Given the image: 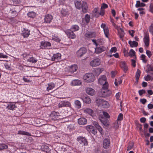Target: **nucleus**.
<instances>
[{"label":"nucleus","mask_w":153,"mask_h":153,"mask_svg":"<svg viewBox=\"0 0 153 153\" xmlns=\"http://www.w3.org/2000/svg\"><path fill=\"white\" fill-rule=\"evenodd\" d=\"M84 82L87 83H90L94 82L95 80V77L93 74L91 73H86L83 77Z\"/></svg>","instance_id":"f257e3e1"},{"label":"nucleus","mask_w":153,"mask_h":153,"mask_svg":"<svg viewBox=\"0 0 153 153\" xmlns=\"http://www.w3.org/2000/svg\"><path fill=\"white\" fill-rule=\"evenodd\" d=\"M106 77L105 75L101 76L98 80V82L101 85H102L103 88H108V84L106 82Z\"/></svg>","instance_id":"f03ea898"},{"label":"nucleus","mask_w":153,"mask_h":153,"mask_svg":"<svg viewBox=\"0 0 153 153\" xmlns=\"http://www.w3.org/2000/svg\"><path fill=\"white\" fill-rule=\"evenodd\" d=\"M96 102L98 106L103 108H107L109 106V104L107 101L99 98L96 99Z\"/></svg>","instance_id":"7ed1b4c3"},{"label":"nucleus","mask_w":153,"mask_h":153,"mask_svg":"<svg viewBox=\"0 0 153 153\" xmlns=\"http://www.w3.org/2000/svg\"><path fill=\"white\" fill-rule=\"evenodd\" d=\"M107 88H103L101 90L100 95L103 97H105L110 96L112 93L111 91L110 90H107Z\"/></svg>","instance_id":"20e7f679"},{"label":"nucleus","mask_w":153,"mask_h":153,"mask_svg":"<svg viewBox=\"0 0 153 153\" xmlns=\"http://www.w3.org/2000/svg\"><path fill=\"white\" fill-rule=\"evenodd\" d=\"M101 61L98 58L93 59L90 63V65L92 67H95L99 65L101 63Z\"/></svg>","instance_id":"39448f33"},{"label":"nucleus","mask_w":153,"mask_h":153,"mask_svg":"<svg viewBox=\"0 0 153 153\" xmlns=\"http://www.w3.org/2000/svg\"><path fill=\"white\" fill-rule=\"evenodd\" d=\"M104 13V10H93L92 14L93 16L97 18L100 15L103 16Z\"/></svg>","instance_id":"423d86ee"},{"label":"nucleus","mask_w":153,"mask_h":153,"mask_svg":"<svg viewBox=\"0 0 153 153\" xmlns=\"http://www.w3.org/2000/svg\"><path fill=\"white\" fill-rule=\"evenodd\" d=\"M77 140L81 144L84 146H86L88 145V143L87 140L85 137H79L77 138Z\"/></svg>","instance_id":"0eeeda50"},{"label":"nucleus","mask_w":153,"mask_h":153,"mask_svg":"<svg viewBox=\"0 0 153 153\" xmlns=\"http://www.w3.org/2000/svg\"><path fill=\"white\" fill-rule=\"evenodd\" d=\"M65 32L68 38L71 39H74L76 38V35L71 30L67 29Z\"/></svg>","instance_id":"6e6552de"},{"label":"nucleus","mask_w":153,"mask_h":153,"mask_svg":"<svg viewBox=\"0 0 153 153\" xmlns=\"http://www.w3.org/2000/svg\"><path fill=\"white\" fill-rule=\"evenodd\" d=\"M71 106V103L68 101H62L60 102L58 104V107L61 108L62 107H70Z\"/></svg>","instance_id":"1a4fd4ad"},{"label":"nucleus","mask_w":153,"mask_h":153,"mask_svg":"<svg viewBox=\"0 0 153 153\" xmlns=\"http://www.w3.org/2000/svg\"><path fill=\"white\" fill-rule=\"evenodd\" d=\"M101 28H103L105 36L107 38H108L109 36V33L108 27H106L105 24L104 23H102L101 24Z\"/></svg>","instance_id":"9d476101"},{"label":"nucleus","mask_w":153,"mask_h":153,"mask_svg":"<svg viewBox=\"0 0 153 153\" xmlns=\"http://www.w3.org/2000/svg\"><path fill=\"white\" fill-rule=\"evenodd\" d=\"M86 52V50L85 48L83 47L80 48L76 52V55L78 57H81Z\"/></svg>","instance_id":"9b49d317"},{"label":"nucleus","mask_w":153,"mask_h":153,"mask_svg":"<svg viewBox=\"0 0 153 153\" xmlns=\"http://www.w3.org/2000/svg\"><path fill=\"white\" fill-rule=\"evenodd\" d=\"M110 145V140L108 138L104 139L103 142V146L105 149L109 147Z\"/></svg>","instance_id":"f8f14e48"},{"label":"nucleus","mask_w":153,"mask_h":153,"mask_svg":"<svg viewBox=\"0 0 153 153\" xmlns=\"http://www.w3.org/2000/svg\"><path fill=\"white\" fill-rule=\"evenodd\" d=\"M51 46V43L48 42L42 41L41 42L40 47L42 49H45Z\"/></svg>","instance_id":"ddd939ff"},{"label":"nucleus","mask_w":153,"mask_h":153,"mask_svg":"<svg viewBox=\"0 0 153 153\" xmlns=\"http://www.w3.org/2000/svg\"><path fill=\"white\" fill-rule=\"evenodd\" d=\"M145 46L148 47L149 45V36L148 33H146L143 38Z\"/></svg>","instance_id":"4468645a"},{"label":"nucleus","mask_w":153,"mask_h":153,"mask_svg":"<svg viewBox=\"0 0 153 153\" xmlns=\"http://www.w3.org/2000/svg\"><path fill=\"white\" fill-rule=\"evenodd\" d=\"M93 123L94 125L97 129L101 134H103V129L99 125L98 123L96 121H94Z\"/></svg>","instance_id":"2eb2a0df"},{"label":"nucleus","mask_w":153,"mask_h":153,"mask_svg":"<svg viewBox=\"0 0 153 153\" xmlns=\"http://www.w3.org/2000/svg\"><path fill=\"white\" fill-rule=\"evenodd\" d=\"M120 66L124 71L125 73L128 70V68L126 62L124 61L121 62H120Z\"/></svg>","instance_id":"dca6fc26"},{"label":"nucleus","mask_w":153,"mask_h":153,"mask_svg":"<svg viewBox=\"0 0 153 153\" xmlns=\"http://www.w3.org/2000/svg\"><path fill=\"white\" fill-rule=\"evenodd\" d=\"M61 54L59 53L54 54L52 57V60L57 61L58 60L60 59Z\"/></svg>","instance_id":"f3484780"},{"label":"nucleus","mask_w":153,"mask_h":153,"mask_svg":"<svg viewBox=\"0 0 153 153\" xmlns=\"http://www.w3.org/2000/svg\"><path fill=\"white\" fill-rule=\"evenodd\" d=\"M86 93L89 95L93 96L95 94V90L91 88H88L86 90Z\"/></svg>","instance_id":"a211bd4d"},{"label":"nucleus","mask_w":153,"mask_h":153,"mask_svg":"<svg viewBox=\"0 0 153 153\" xmlns=\"http://www.w3.org/2000/svg\"><path fill=\"white\" fill-rule=\"evenodd\" d=\"M103 71V68H98L94 69L93 73L95 76H98Z\"/></svg>","instance_id":"6ab92c4d"},{"label":"nucleus","mask_w":153,"mask_h":153,"mask_svg":"<svg viewBox=\"0 0 153 153\" xmlns=\"http://www.w3.org/2000/svg\"><path fill=\"white\" fill-rule=\"evenodd\" d=\"M106 49L104 47L101 46L95 49V52L97 53H99L104 51Z\"/></svg>","instance_id":"aec40b11"},{"label":"nucleus","mask_w":153,"mask_h":153,"mask_svg":"<svg viewBox=\"0 0 153 153\" xmlns=\"http://www.w3.org/2000/svg\"><path fill=\"white\" fill-rule=\"evenodd\" d=\"M78 123L79 125H84L87 123V120L84 118H80L78 119Z\"/></svg>","instance_id":"412c9836"},{"label":"nucleus","mask_w":153,"mask_h":153,"mask_svg":"<svg viewBox=\"0 0 153 153\" xmlns=\"http://www.w3.org/2000/svg\"><path fill=\"white\" fill-rule=\"evenodd\" d=\"M81 84L82 82L78 79L74 80L71 83V84L72 86L79 85Z\"/></svg>","instance_id":"4be33fe9"},{"label":"nucleus","mask_w":153,"mask_h":153,"mask_svg":"<svg viewBox=\"0 0 153 153\" xmlns=\"http://www.w3.org/2000/svg\"><path fill=\"white\" fill-rule=\"evenodd\" d=\"M53 19V16L51 15L48 14L45 16V22L50 23Z\"/></svg>","instance_id":"5701e85b"},{"label":"nucleus","mask_w":153,"mask_h":153,"mask_svg":"<svg viewBox=\"0 0 153 153\" xmlns=\"http://www.w3.org/2000/svg\"><path fill=\"white\" fill-rule=\"evenodd\" d=\"M77 67L76 65H72L69 68V72L71 73H74L77 70Z\"/></svg>","instance_id":"b1692460"},{"label":"nucleus","mask_w":153,"mask_h":153,"mask_svg":"<svg viewBox=\"0 0 153 153\" xmlns=\"http://www.w3.org/2000/svg\"><path fill=\"white\" fill-rule=\"evenodd\" d=\"M135 51L133 49H131L130 50L128 55L127 54H126L125 53L124 55L126 56H129L131 57H132L134 56H135Z\"/></svg>","instance_id":"393cba45"},{"label":"nucleus","mask_w":153,"mask_h":153,"mask_svg":"<svg viewBox=\"0 0 153 153\" xmlns=\"http://www.w3.org/2000/svg\"><path fill=\"white\" fill-rule=\"evenodd\" d=\"M16 108V106L15 104L12 103H10L7 106L6 108L8 109L13 110Z\"/></svg>","instance_id":"a878e982"},{"label":"nucleus","mask_w":153,"mask_h":153,"mask_svg":"<svg viewBox=\"0 0 153 153\" xmlns=\"http://www.w3.org/2000/svg\"><path fill=\"white\" fill-rule=\"evenodd\" d=\"M128 43L130 45L131 47H136L138 45V43L135 41H129L128 42Z\"/></svg>","instance_id":"bb28decb"},{"label":"nucleus","mask_w":153,"mask_h":153,"mask_svg":"<svg viewBox=\"0 0 153 153\" xmlns=\"http://www.w3.org/2000/svg\"><path fill=\"white\" fill-rule=\"evenodd\" d=\"M82 99L84 102L86 103L89 104L91 102V99L88 96L85 97L83 98H82Z\"/></svg>","instance_id":"cd10ccee"},{"label":"nucleus","mask_w":153,"mask_h":153,"mask_svg":"<svg viewBox=\"0 0 153 153\" xmlns=\"http://www.w3.org/2000/svg\"><path fill=\"white\" fill-rule=\"evenodd\" d=\"M151 75L148 74L147 76L145 77V80L148 81L149 80H153V73H150Z\"/></svg>","instance_id":"c85d7f7f"},{"label":"nucleus","mask_w":153,"mask_h":153,"mask_svg":"<svg viewBox=\"0 0 153 153\" xmlns=\"http://www.w3.org/2000/svg\"><path fill=\"white\" fill-rule=\"evenodd\" d=\"M55 86V84L53 83L48 84V86L47 87V90L49 91L50 90L53 89Z\"/></svg>","instance_id":"c756f323"},{"label":"nucleus","mask_w":153,"mask_h":153,"mask_svg":"<svg viewBox=\"0 0 153 153\" xmlns=\"http://www.w3.org/2000/svg\"><path fill=\"white\" fill-rule=\"evenodd\" d=\"M85 37L87 38H91L95 36V34L92 32L86 33L85 34Z\"/></svg>","instance_id":"7c9ffc66"},{"label":"nucleus","mask_w":153,"mask_h":153,"mask_svg":"<svg viewBox=\"0 0 153 153\" xmlns=\"http://www.w3.org/2000/svg\"><path fill=\"white\" fill-rule=\"evenodd\" d=\"M41 149L42 151L45 152H49L50 149L49 147L46 145H42L41 147Z\"/></svg>","instance_id":"2f4dec72"},{"label":"nucleus","mask_w":153,"mask_h":153,"mask_svg":"<svg viewBox=\"0 0 153 153\" xmlns=\"http://www.w3.org/2000/svg\"><path fill=\"white\" fill-rule=\"evenodd\" d=\"M27 61L30 63H35L37 61V59L34 57L32 56L27 59Z\"/></svg>","instance_id":"473e14b6"},{"label":"nucleus","mask_w":153,"mask_h":153,"mask_svg":"<svg viewBox=\"0 0 153 153\" xmlns=\"http://www.w3.org/2000/svg\"><path fill=\"white\" fill-rule=\"evenodd\" d=\"M100 121L103 123V124L105 126H107L109 125V123L107 119H100Z\"/></svg>","instance_id":"72a5a7b5"},{"label":"nucleus","mask_w":153,"mask_h":153,"mask_svg":"<svg viewBox=\"0 0 153 153\" xmlns=\"http://www.w3.org/2000/svg\"><path fill=\"white\" fill-rule=\"evenodd\" d=\"M30 31L27 29H24L23 31V36L24 38L27 37L29 35Z\"/></svg>","instance_id":"f704fd0d"},{"label":"nucleus","mask_w":153,"mask_h":153,"mask_svg":"<svg viewBox=\"0 0 153 153\" xmlns=\"http://www.w3.org/2000/svg\"><path fill=\"white\" fill-rule=\"evenodd\" d=\"M84 111L85 112L88 113L91 116H93L94 114L93 111L91 109L88 108H86Z\"/></svg>","instance_id":"c9c22d12"},{"label":"nucleus","mask_w":153,"mask_h":153,"mask_svg":"<svg viewBox=\"0 0 153 153\" xmlns=\"http://www.w3.org/2000/svg\"><path fill=\"white\" fill-rule=\"evenodd\" d=\"M18 134H19L26 135L28 136H30L31 135V134L28 132L21 130L18 131Z\"/></svg>","instance_id":"e433bc0d"},{"label":"nucleus","mask_w":153,"mask_h":153,"mask_svg":"<svg viewBox=\"0 0 153 153\" xmlns=\"http://www.w3.org/2000/svg\"><path fill=\"white\" fill-rule=\"evenodd\" d=\"M76 8L78 9H80L82 6L81 2L80 1H77L75 2Z\"/></svg>","instance_id":"4c0bfd02"},{"label":"nucleus","mask_w":153,"mask_h":153,"mask_svg":"<svg viewBox=\"0 0 153 153\" xmlns=\"http://www.w3.org/2000/svg\"><path fill=\"white\" fill-rule=\"evenodd\" d=\"M140 71L139 69H138L135 74L136 79L137 82H138V80L140 74Z\"/></svg>","instance_id":"58836bf2"},{"label":"nucleus","mask_w":153,"mask_h":153,"mask_svg":"<svg viewBox=\"0 0 153 153\" xmlns=\"http://www.w3.org/2000/svg\"><path fill=\"white\" fill-rule=\"evenodd\" d=\"M145 6V4L143 3H140V1H137L136 4V6L137 7H143Z\"/></svg>","instance_id":"ea45409f"},{"label":"nucleus","mask_w":153,"mask_h":153,"mask_svg":"<svg viewBox=\"0 0 153 153\" xmlns=\"http://www.w3.org/2000/svg\"><path fill=\"white\" fill-rule=\"evenodd\" d=\"M36 13L33 11H31L27 13L28 17L30 18H34L36 16Z\"/></svg>","instance_id":"a19ab883"},{"label":"nucleus","mask_w":153,"mask_h":153,"mask_svg":"<svg viewBox=\"0 0 153 153\" xmlns=\"http://www.w3.org/2000/svg\"><path fill=\"white\" fill-rule=\"evenodd\" d=\"M52 40L57 42H59L60 41V39L57 35H54L52 36Z\"/></svg>","instance_id":"79ce46f5"},{"label":"nucleus","mask_w":153,"mask_h":153,"mask_svg":"<svg viewBox=\"0 0 153 153\" xmlns=\"http://www.w3.org/2000/svg\"><path fill=\"white\" fill-rule=\"evenodd\" d=\"M150 71H153V65H147V69L146 71V72L149 73Z\"/></svg>","instance_id":"37998d69"},{"label":"nucleus","mask_w":153,"mask_h":153,"mask_svg":"<svg viewBox=\"0 0 153 153\" xmlns=\"http://www.w3.org/2000/svg\"><path fill=\"white\" fill-rule=\"evenodd\" d=\"M118 34L120 37V38H122L124 36L125 33L123 30L120 28V30L118 31Z\"/></svg>","instance_id":"c03bdc74"},{"label":"nucleus","mask_w":153,"mask_h":153,"mask_svg":"<svg viewBox=\"0 0 153 153\" xmlns=\"http://www.w3.org/2000/svg\"><path fill=\"white\" fill-rule=\"evenodd\" d=\"M81 8L82 10H87L88 9V6L85 2H83Z\"/></svg>","instance_id":"a18cd8bd"},{"label":"nucleus","mask_w":153,"mask_h":153,"mask_svg":"<svg viewBox=\"0 0 153 153\" xmlns=\"http://www.w3.org/2000/svg\"><path fill=\"white\" fill-rule=\"evenodd\" d=\"M74 103L76 106L78 108H79L81 107V104L79 101L76 100L75 101Z\"/></svg>","instance_id":"49530a36"},{"label":"nucleus","mask_w":153,"mask_h":153,"mask_svg":"<svg viewBox=\"0 0 153 153\" xmlns=\"http://www.w3.org/2000/svg\"><path fill=\"white\" fill-rule=\"evenodd\" d=\"M71 29L74 30V31H76L79 30V27L77 25H74L72 26Z\"/></svg>","instance_id":"de8ad7c7"},{"label":"nucleus","mask_w":153,"mask_h":153,"mask_svg":"<svg viewBox=\"0 0 153 153\" xmlns=\"http://www.w3.org/2000/svg\"><path fill=\"white\" fill-rule=\"evenodd\" d=\"M93 128L94 127L91 125L87 126L86 127V129L90 133V131H92Z\"/></svg>","instance_id":"09e8293b"},{"label":"nucleus","mask_w":153,"mask_h":153,"mask_svg":"<svg viewBox=\"0 0 153 153\" xmlns=\"http://www.w3.org/2000/svg\"><path fill=\"white\" fill-rule=\"evenodd\" d=\"M134 143L133 142H130L129 143V145L127 147V150L129 151L133 147Z\"/></svg>","instance_id":"8fccbe9b"},{"label":"nucleus","mask_w":153,"mask_h":153,"mask_svg":"<svg viewBox=\"0 0 153 153\" xmlns=\"http://www.w3.org/2000/svg\"><path fill=\"white\" fill-rule=\"evenodd\" d=\"M8 148V146L4 144H0V150L4 149H7Z\"/></svg>","instance_id":"3c124183"},{"label":"nucleus","mask_w":153,"mask_h":153,"mask_svg":"<svg viewBox=\"0 0 153 153\" xmlns=\"http://www.w3.org/2000/svg\"><path fill=\"white\" fill-rule=\"evenodd\" d=\"M90 16L88 14H86L85 16V20L86 23H88L90 21Z\"/></svg>","instance_id":"603ef678"},{"label":"nucleus","mask_w":153,"mask_h":153,"mask_svg":"<svg viewBox=\"0 0 153 153\" xmlns=\"http://www.w3.org/2000/svg\"><path fill=\"white\" fill-rule=\"evenodd\" d=\"M122 80L121 79H120L119 81H117V79H115L114 84L116 86H118V84H120L122 83Z\"/></svg>","instance_id":"864d4df0"},{"label":"nucleus","mask_w":153,"mask_h":153,"mask_svg":"<svg viewBox=\"0 0 153 153\" xmlns=\"http://www.w3.org/2000/svg\"><path fill=\"white\" fill-rule=\"evenodd\" d=\"M149 31L152 34H153V23H152L150 26L149 27Z\"/></svg>","instance_id":"5fc2aeb1"},{"label":"nucleus","mask_w":153,"mask_h":153,"mask_svg":"<svg viewBox=\"0 0 153 153\" xmlns=\"http://www.w3.org/2000/svg\"><path fill=\"white\" fill-rule=\"evenodd\" d=\"M146 56L144 54H142L141 56V59L142 60L143 62L146 63L147 62V60L145 59Z\"/></svg>","instance_id":"6e6d98bb"},{"label":"nucleus","mask_w":153,"mask_h":153,"mask_svg":"<svg viewBox=\"0 0 153 153\" xmlns=\"http://www.w3.org/2000/svg\"><path fill=\"white\" fill-rule=\"evenodd\" d=\"M102 113L103 115L105 118H110V116L105 111H103L102 112Z\"/></svg>","instance_id":"4d7b16f0"},{"label":"nucleus","mask_w":153,"mask_h":153,"mask_svg":"<svg viewBox=\"0 0 153 153\" xmlns=\"http://www.w3.org/2000/svg\"><path fill=\"white\" fill-rule=\"evenodd\" d=\"M14 5L20 3V0H12Z\"/></svg>","instance_id":"13d9d810"},{"label":"nucleus","mask_w":153,"mask_h":153,"mask_svg":"<svg viewBox=\"0 0 153 153\" xmlns=\"http://www.w3.org/2000/svg\"><path fill=\"white\" fill-rule=\"evenodd\" d=\"M123 114L121 113H120V114H119L118 116L117 120H123Z\"/></svg>","instance_id":"bf43d9fd"},{"label":"nucleus","mask_w":153,"mask_h":153,"mask_svg":"<svg viewBox=\"0 0 153 153\" xmlns=\"http://www.w3.org/2000/svg\"><path fill=\"white\" fill-rule=\"evenodd\" d=\"M146 92V91L144 90H140L138 91L139 94L140 96L142 95L143 94H145Z\"/></svg>","instance_id":"052dcab7"},{"label":"nucleus","mask_w":153,"mask_h":153,"mask_svg":"<svg viewBox=\"0 0 153 153\" xmlns=\"http://www.w3.org/2000/svg\"><path fill=\"white\" fill-rule=\"evenodd\" d=\"M108 7V5L105 3H103L101 7V9H106Z\"/></svg>","instance_id":"680f3d73"},{"label":"nucleus","mask_w":153,"mask_h":153,"mask_svg":"<svg viewBox=\"0 0 153 153\" xmlns=\"http://www.w3.org/2000/svg\"><path fill=\"white\" fill-rule=\"evenodd\" d=\"M114 127L116 129H117L118 128L119 125L117 122H115L114 123Z\"/></svg>","instance_id":"e2e57ef3"},{"label":"nucleus","mask_w":153,"mask_h":153,"mask_svg":"<svg viewBox=\"0 0 153 153\" xmlns=\"http://www.w3.org/2000/svg\"><path fill=\"white\" fill-rule=\"evenodd\" d=\"M117 51V48L115 47L112 48L110 50V52L111 53L112 52L115 53Z\"/></svg>","instance_id":"0e129e2a"},{"label":"nucleus","mask_w":153,"mask_h":153,"mask_svg":"<svg viewBox=\"0 0 153 153\" xmlns=\"http://www.w3.org/2000/svg\"><path fill=\"white\" fill-rule=\"evenodd\" d=\"M146 54L148 56L149 58L152 56V54L151 53V52L149 50H147L146 51Z\"/></svg>","instance_id":"69168bd1"},{"label":"nucleus","mask_w":153,"mask_h":153,"mask_svg":"<svg viewBox=\"0 0 153 153\" xmlns=\"http://www.w3.org/2000/svg\"><path fill=\"white\" fill-rule=\"evenodd\" d=\"M120 95H121V93L119 92L117 93L116 94L115 97H116V99L117 100H118L119 99Z\"/></svg>","instance_id":"338daca9"},{"label":"nucleus","mask_w":153,"mask_h":153,"mask_svg":"<svg viewBox=\"0 0 153 153\" xmlns=\"http://www.w3.org/2000/svg\"><path fill=\"white\" fill-rule=\"evenodd\" d=\"M129 33L131 35V36L133 37L134 36V31L133 30H129L128 31Z\"/></svg>","instance_id":"774afa93"}]
</instances>
